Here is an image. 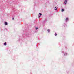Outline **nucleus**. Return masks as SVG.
I'll return each mask as SVG.
<instances>
[{"instance_id":"obj_14","label":"nucleus","mask_w":74,"mask_h":74,"mask_svg":"<svg viewBox=\"0 0 74 74\" xmlns=\"http://www.w3.org/2000/svg\"><path fill=\"white\" fill-rule=\"evenodd\" d=\"M66 25V24L64 23V25L65 26Z\"/></svg>"},{"instance_id":"obj_10","label":"nucleus","mask_w":74,"mask_h":74,"mask_svg":"<svg viewBox=\"0 0 74 74\" xmlns=\"http://www.w3.org/2000/svg\"><path fill=\"white\" fill-rule=\"evenodd\" d=\"M47 31L48 32V33H50V29H48L47 30Z\"/></svg>"},{"instance_id":"obj_12","label":"nucleus","mask_w":74,"mask_h":74,"mask_svg":"<svg viewBox=\"0 0 74 74\" xmlns=\"http://www.w3.org/2000/svg\"><path fill=\"white\" fill-rule=\"evenodd\" d=\"M36 30H37L38 29V27H37L36 29H35Z\"/></svg>"},{"instance_id":"obj_16","label":"nucleus","mask_w":74,"mask_h":74,"mask_svg":"<svg viewBox=\"0 0 74 74\" xmlns=\"http://www.w3.org/2000/svg\"><path fill=\"white\" fill-rule=\"evenodd\" d=\"M5 29H6V30H7V29L5 28Z\"/></svg>"},{"instance_id":"obj_8","label":"nucleus","mask_w":74,"mask_h":74,"mask_svg":"<svg viewBox=\"0 0 74 74\" xmlns=\"http://www.w3.org/2000/svg\"><path fill=\"white\" fill-rule=\"evenodd\" d=\"M64 56H66V55H67V53H64Z\"/></svg>"},{"instance_id":"obj_17","label":"nucleus","mask_w":74,"mask_h":74,"mask_svg":"<svg viewBox=\"0 0 74 74\" xmlns=\"http://www.w3.org/2000/svg\"><path fill=\"white\" fill-rule=\"evenodd\" d=\"M26 36H27V34L26 35Z\"/></svg>"},{"instance_id":"obj_7","label":"nucleus","mask_w":74,"mask_h":74,"mask_svg":"<svg viewBox=\"0 0 74 74\" xmlns=\"http://www.w3.org/2000/svg\"><path fill=\"white\" fill-rule=\"evenodd\" d=\"M4 45H5V46H6V45H7V42H5L4 43Z\"/></svg>"},{"instance_id":"obj_13","label":"nucleus","mask_w":74,"mask_h":74,"mask_svg":"<svg viewBox=\"0 0 74 74\" xmlns=\"http://www.w3.org/2000/svg\"><path fill=\"white\" fill-rule=\"evenodd\" d=\"M14 18H15V17H14L12 18V20H14Z\"/></svg>"},{"instance_id":"obj_5","label":"nucleus","mask_w":74,"mask_h":74,"mask_svg":"<svg viewBox=\"0 0 74 74\" xmlns=\"http://www.w3.org/2000/svg\"><path fill=\"white\" fill-rule=\"evenodd\" d=\"M4 24L5 25H8V23H7V22H5L4 23Z\"/></svg>"},{"instance_id":"obj_1","label":"nucleus","mask_w":74,"mask_h":74,"mask_svg":"<svg viewBox=\"0 0 74 74\" xmlns=\"http://www.w3.org/2000/svg\"><path fill=\"white\" fill-rule=\"evenodd\" d=\"M47 21V18H45V19L43 21V23H45Z\"/></svg>"},{"instance_id":"obj_15","label":"nucleus","mask_w":74,"mask_h":74,"mask_svg":"<svg viewBox=\"0 0 74 74\" xmlns=\"http://www.w3.org/2000/svg\"><path fill=\"white\" fill-rule=\"evenodd\" d=\"M62 53H64L63 51H62Z\"/></svg>"},{"instance_id":"obj_6","label":"nucleus","mask_w":74,"mask_h":74,"mask_svg":"<svg viewBox=\"0 0 74 74\" xmlns=\"http://www.w3.org/2000/svg\"><path fill=\"white\" fill-rule=\"evenodd\" d=\"M62 12H63V11H64V9L62 8L61 9Z\"/></svg>"},{"instance_id":"obj_2","label":"nucleus","mask_w":74,"mask_h":74,"mask_svg":"<svg viewBox=\"0 0 74 74\" xmlns=\"http://www.w3.org/2000/svg\"><path fill=\"white\" fill-rule=\"evenodd\" d=\"M42 15V14L39 13V15H38V17L39 18H40V17H41V16Z\"/></svg>"},{"instance_id":"obj_3","label":"nucleus","mask_w":74,"mask_h":74,"mask_svg":"<svg viewBox=\"0 0 74 74\" xmlns=\"http://www.w3.org/2000/svg\"><path fill=\"white\" fill-rule=\"evenodd\" d=\"M67 0H65V1H64V3L66 5L67 4Z\"/></svg>"},{"instance_id":"obj_11","label":"nucleus","mask_w":74,"mask_h":74,"mask_svg":"<svg viewBox=\"0 0 74 74\" xmlns=\"http://www.w3.org/2000/svg\"><path fill=\"white\" fill-rule=\"evenodd\" d=\"M58 34H56V33H55V36H56Z\"/></svg>"},{"instance_id":"obj_9","label":"nucleus","mask_w":74,"mask_h":74,"mask_svg":"<svg viewBox=\"0 0 74 74\" xmlns=\"http://www.w3.org/2000/svg\"><path fill=\"white\" fill-rule=\"evenodd\" d=\"M57 9H58V8H56V7H55V8L54 9L55 10H57Z\"/></svg>"},{"instance_id":"obj_4","label":"nucleus","mask_w":74,"mask_h":74,"mask_svg":"<svg viewBox=\"0 0 74 74\" xmlns=\"http://www.w3.org/2000/svg\"><path fill=\"white\" fill-rule=\"evenodd\" d=\"M69 20V18L68 17L66 18L65 19L66 22H67V21Z\"/></svg>"}]
</instances>
